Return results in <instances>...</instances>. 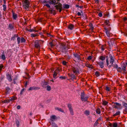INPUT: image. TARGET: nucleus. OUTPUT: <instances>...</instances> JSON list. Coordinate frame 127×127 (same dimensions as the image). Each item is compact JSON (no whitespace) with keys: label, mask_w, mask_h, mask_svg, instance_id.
<instances>
[{"label":"nucleus","mask_w":127,"mask_h":127,"mask_svg":"<svg viewBox=\"0 0 127 127\" xmlns=\"http://www.w3.org/2000/svg\"><path fill=\"white\" fill-rule=\"evenodd\" d=\"M70 46L68 44H66L65 43L62 42L60 43V51L63 52L65 53L66 50L70 48Z\"/></svg>","instance_id":"obj_1"},{"label":"nucleus","mask_w":127,"mask_h":127,"mask_svg":"<svg viewBox=\"0 0 127 127\" xmlns=\"http://www.w3.org/2000/svg\"><path fill=\"white\" fill-rule=\"evenodd\" d=\"M109 59L108 56H106V62L107 63V66H108L109 65V62L112 65L113 64L115 61V58L111 54H110L109 55Z\"/></svg>","instance_id":"obj_2"},{"label":"nucleus","mask_w":127,"mask_h":127,"mask_svg":"<svg viewBox=\"0 0 127 127\" xmlns=\"http://www.w3.org/2000/svg\"><path fill=\"white\" fill-rule=\"evenodd\" d=\"M44 41L41 40H36L34 42V45L35 47L40 50V45H42Z\"/></svg>","instance_id":"obj_3"},{"label":"nucleus","mask_w":127,"mask_h":127,"mask_svg":"<svg viewBox=\"0 0 127 127\" xmlns=\"http://www.w3.org/2000/svg\"><path fill=\"white\" fill-rule=\"evenodd\" d=\"M23 6L25 9H27L29 7L30 3L28 0H24Z\"/></svg>","instance_id":"obj_4"},{"label":"nucleus","mask_w":127,"mask_h":127,"mask_svg":"<svg viewBox=\"0 0 127 127\" xmlns=\"http://www.w3.org/2000/svg\"><path fill=\"white\" fill-rule=\"evenodd\" d=\"M57 4H58L55 5H56L55 6V7L56 8L57 10H59V12H61L62 10L63 9L62 5L60 3H58Z\"/></svg>","instance_id":"obj_5"},{"label":"nucleus","mask_w":127,"mask_h":127,"mask_svg":"<svg viewBox=\"0 0 127 127\" xmlns=\"http://www.w3.org/2000/svg\"><path fill=\"white\" fill-rule=\"evenodd\" d=\"M61 0H49V3L50 4H53L54 5L57 4Z\"/></svg>","instance_id":"obj_6"},{"label":"nucleus","mask_w":127,"mask_h":127,"mask_svg":"<svg viewBox=\"0 0 127 127\" xmlns=\"http://www.w3.org/2000/svg\"><path fill=\"white\" fill-rule=\"evenodd\" d=\"M71 69L74 73L77 74L79 73V69L77 67L72 66Z\"/></svg>","instance_id":"obj_7"},{"label":"nucleus","mask_w":127,"mask_h":127,"mask_svg":"<svg viewBox=\"0 0 127 127\" xmlns=\"http://www.w3.org/2000/svg\"><path fill=\"white\" fill-rule=\"evenodd\" d=\"M126 66V65L125 63H123L121 65L122 71H123V74H126L127 73Z\"/></svg>","instance_id":"obj_8"},{"label":"nucleus","mask_w":127,"mask_h":127,"mask_svg":"<svg viewBox=\"0 0 127 127\" xmlns=\"http://www.w3.org/2000/svg\"><path fill=\"white\" fill-rule=\"evenodd\" d=\"M73 57L76 60H78L82 61L81 57L80 55H79L77 53H74L73 54Z\"/></svg>","instance_id":"obj_9"},{"label":"nucleus","mask_w":127,"mask_h":127,"mask_svg":"<svg viewBox=\"0 0 127 127\" xmlns=\"http://www.w3.org/2000/svg\"><path fill=\"white\" fill-rule=\"evenodd\" d=\"M112 103H114V104L112 105V107L113 108H115L116 109H118V108L117 106H118L119 107H120L121 106V104H120L117 102H112Z\"/></svg>","instance_id":"obj_10"},{"label":"nucleus","mask_w":127,"mask_h":127,"mask_svg":"<svg viewBox=\"0 0 127 127\" xmlns=\"http://www.w3.org/2000/svg\"><path fill=\"white\" fill-rule=\"evenodd\" d=\"M67 106L69 108L71 115H73L74 114V113L73 109L72 108L71 105L70 104H68L67 105Z\"/></svg>","instance_id":"obj_11"},{"label":"nucleus","mask_w":127,"mask_h":127,"mask_svg":"<svg viewBox=\"0 0 127 127\" xmlns=\"http://www.w3.org/2000/svg\"><path fill=\"white\" fill-rule=\"evenodd\" d=\"M114 68H116L117 70V71L120 72H121L122 70L121 68L120 67L118 66V65L117 64H114Z\"/></svg>","instance_id":"obj_12"},{"label":"nucleus","mask_w":127,"mask_h":127,"mask_svg":"<svg viewBox=\"0 0 127 127\" xmlns=\"http://www.w3.org/2000/svg\"><path fill=\"white\" fill-rule=\"evenodd\" d=\"M68 75L69 77H71L70 79L72 80L73 81L74 79H76L75 76L73 74L68 73Z\"/></svg>","instance_id":"obj_13"},{"label":"nucleus","mask_w":127,"mask_h":127,"mask_svg":"<svg viewBox=\"0 0 127 127\" xmlns=\"http://www.w3.org/2000/svg\"><path fill=\"white\" fill-rule=\"evenodd\" d=\"M104 62L103 61H101L99 62H97L96 63L99 65L101 68H103L104 67Z\"/></svg>","instance_id":"obj_14"},{"label":"nucleus","mask_w":127,"mask_h":127,"mask_svg":"<svg viewBox=\"0 0 127 127\" xmlns=\"http://www.w3.org/2000/svg\"><path fill=\"white\" fill-rule=\"evenodd\" d=\"M104 29L106 33V34L107 35L108 37H110L111 36V34L110 33L109 30H108V29L106 28H104Z\"/></svg>","instance_id":"obj_15"},{"label":"nucleus","mask_w":127,"mask_h":127,"mask_svg":"<svg viewBox=\"0 0 127 127\" xmlns=\"http://www.w3.org/2000/svg\"><path fill=\"white\" fill-rule=\"evenodd\" d=\"M9 29L10 30H12L14 28V23L9 24L8 26Z\"/></svg>","instance_id":"obj_16"},{"label":"nucleus","mask_w":127,"mask_h":127,"mask_svg":"<svg viewBox=\"0 0 127 127\" xmlns=\"http://www.w3.org/2000/svg\"><path fill=\"white\" fill-rule=\"evenodd\" d=\"M5 89V92L6 94H9L11 90V88L8 87H6Z\"/></svg>","instance_id":"obj_17"},{"label":"nucleus","mask_w":127,"mask_h":127,"mask_svg":"<svg viewBox=\"0 0 127 127\" xmlns=\"http://www.w3.org/2000/svg\"><path fill=\"white\" fill-rule=\"evenodd\" d=\"M7 78L8 80L10 81L11 82L12 80V78L11 77V74H8L6 75Z\"/></svg>","instance_id":"obj_18"},{"label":"nucleus","mask_w":127,"mask_h":127,"mask_svg":"<svg viewBox=\"0 0 127 127\" xmlns=\"http://www.w3.org/2000/svg\"><path fill=\"white\" fill-rule=\"evenodd\" d=\"M85 66L87 67H89L90 68H91L92 69H93V66L92 65L89 64L88 62L85 63Z\"/></svg>","instance_id":"obj_19"},{"label":"nucleus","mask_w":127,"mask_h":127,"mask_svg":"<svg viewBox=\"0 0 127 127\" xmlns=\"http://www.w3.org/2000/svg\"><path fill=\"white\" fill-rule=\"evenodd\" d=\"M57 119V118L55 115H52L50 117V119L51 121H53L54 120H55Z\"/></svg>","instance_id":"obj_20"},{"label":"nucleus","mask_w":127,"mask_h":127,"mask_svg":"<svg viewBox=\"0 0 127 127\" xmlns=\"http://www.w3.org/2000/svg\"><path fill=\"white\" fill-rule=\"evenodd\" d=\"M85 94L84 92H82L81 93V100H84V98L85 96Z\"/></svg>","instance_id":"obj_21"},{"label":"nucleus","mask_w":127,"mask_h":127,"mask_svg":"<svg viewBox=\"0 0 127 127\" xmlns=\"http://www.w3.org/2000/svg\"><path fill=\"white\" fill-rule=\"evenodd\" d=\"M85 94L84 92H82L81 93V100H84V98L85 96Z\"/></svg>","instance_id":"obj_22"},{"label":"nucleus","mask_w":127,"mask_h":127,"mask_svg":"<svg viewBox=\"0 0 127 127\" xmlns=\"http://www.w3.org/2000/svg\"><path fill=\"white\" fill-rule=\"evenodd\" d=\"M40 88L39 87H30L29 89V90H35L37 89H39Z\"/></svg>","instance_id":"obj_23"},{"label":"nucleus","mask_w":127,"mask_h":127,"mask_svg":"<svg viewBox=\"0 0 127 127\" xmlns=\"http://www.w3.org/2000/svg\"><path fill=\"white\" fill-rule=\"evenodd\" d=\"M105 57L104 56H100L99 57V59L102 61H103L105 60Z\"/></svg>","instance_id":"obj_24"},{"label":"nucleus","mask_w":127,"mask_h":127,"mask_svg":"<svg viewBox=\"0 0 127 127\" xmlns=\"http://www.w3.org/2000/svg\"><path fill=\"white\" fill-rule=\"evenodd\" d=\"M12 12L13 14V18L15 20L16 18H17V14L15 13H14L13 10H12Z\"/></svg>","instance_id":"obj_25"},{"label":"nucleus","mask_w":127,"mask_h":127,"mask_svg":"<svg viewBox=\"0 0 127 127\" xmlns=\"http://www.w3.org/2000/svg\"><path fill=\"white\" fill-rule=\"evenodd\" d=\"M74 27V25L72 24H69L68 26V29L70 30H72L73 29Z\"/></svg>","instance_id":"obj_26"},{"label":"nucleus","mask_w":127,"mask_h":127,"mask_svg":"<svg viewBox=\"0 0 127 127\" xmlns=\"http://www.w3.org/2000/svg\"><path fill=\"white\" fill-rule=\"evenodd\" d=\"M0 58L3 60H5V57L4 54V52L3 51L2 53V54L0 56Z\"/></svg>","instance_id":"obj_27"},{"label":"nucleus","mask_w":127,"mask_h":127,"mask_svg":"<svg viewBox=\"0 0 127 127\" xmlns=\"http://www.w3.org/2000/svg\"><path fill=\"white\" fill-rule=\"evenodd\" d=\"M106 47V44L101 45L100 47V49L102 51H103L105 49V48Z\"/></svg>","instance_id":"obj_28"},{"label":"nucleus","mask_w":127,"mask_h":127,"mask_svg":"<svg viewBox=\"0 0 127 127\" xmlns=\"http://www.w3.org/2000/svg\"><path fill=\"white\" fill-rule=\"evenodd\" d=\"M18 36V35L17 34H15L11 38V40L13 41L15 39V38Z\"/></svg>","instance_id":"obj_29"},{"label":"nucleus","mask_w":127,"mask_h":127,"mask_svg":"<svg viewBox=\"0 0 127 127\" xmlns=\"http://www.w3.org/2000/svg\"><path fill=\"white\" fill-rule=\"evenodd\" d=\"M55 109L56 110H58L59 111H60L63 113L64 112V110L62 109L61 108H59L58 107H56L55 108Z\"/></svg>","instance_id":"obj_30"},{"label":"nucleus","mask_w":127,"mask_h":127,"mask_svg":"<svg viewBox=\"0 0 127 127\" xmlns=\"http://www.w3.org/2000/svg\"><path fill=\"white\" fill-rule=\"evenodd\" d=\"M10 100L11 101H13L15 100H16L17 98V97L14 96L11 97H10Z\"/></svg>","instance_id":"obj_31"},{"label":"nucleus","mask_w":127,"mask_h":127,"mask_svg":"<svg viewBox=\"0 0 127 127\" xmlns=\"http://www.w3.org/2000/svg\"><path fill=\"white\" fill-rule=\"evenodd\" d=\"M69 8V5L67 4L63 5V8L67 9Z\"/></svg>","instance_id":"obj_32"},{"label":"nucleus","mask_w":127,"mask_h":127,"mask_svg":"<svg viewBox=\"0 0 127 127\" xmlns=\"http://www.w3.org/2000/svg\"><path fill=\"white\" fill-rule=\"evenodd\" d=\"M43 83L42 84V86L44 87V86L45 87L46 86H47L48 85V83L47 82H46L45 81H44L42 82Z\"/></svg>","instance_id":"obj_33"},{"label":"nucleus","mask_w":127,"mask_h":127,"mask_svg":"<svg viewBox=\"0 0 127 127\" xmlns=\"http://www.w3.org/2000/svg\"><path fill=\"white\" fill-rule=\"evenodd\" d=\"M102 104L104 106L107 105L108 103V102L105 100H103Z\"/></svg>","instance_id":"obj_34"},{"label":"nucleus","mask_w":127,"mask_h":127,"mask_svg":"<svg viewBox=\"0 0 127 127\" xmlns=\"http://www.w3.org/2000/svg\"><path fill=\"white\" fill-rule=\"evenodd\" d=\"M96 112L97 114H100L101 112L100 109L99 108H97L96 110Z\"/></svg>","instance_id":"obj_35"},{"label":"nucleus","mask_w":127,"mask_h":127,"mask_svg":"<svg viewBox=\"0 0 127 127\" xmlns=\"http://www.w3.org/2000/svg\"><path fill=\"white\" fill-rule=\"evenodd\" d=\"M49 44L50 46L52 48L53 46L55 45V44L53 43L52 41H50L49 43Z\"/></svg>","instance_id":"obj_36"},{"label":"nucleus","mask_w":127,"mask_h":127,"mask_svg":"<svg viewBox=\"0 0 127 127\" xmlns=\"http://www.w3.org/2000/svg\"><path fill=\"white\" fill-rule=\"evenodd\" d=\"M120 111H118L115 114H114L113 115V116L114 117H115L116 116L118 115H120Z\"/></svg>","instance_id":"obj_37"},{"label":"nucleus","mask_w":127,"mask_h":127,"mask_svg":"<svg viewBox=\"0 0 127 127\" xmlns=\"http://www.w3.org/2000/svg\"><path fill=\"white\" fill-rule=\"evenodd\" d=\"M89 26L90 27L91 30H93L94 29V27L92 23H90L89 24Z\"/></svg>","instance_id":"obj_38"},{"label":"nucleus","mask_w":127,"mask_h":127,"mask_svg":"<svg viewBox=\"0 0 127 127\" xmlns=\"http://www.w3.org/2000/svg\"><path fill=\"white\" fill-rule=\"evenodd\" d=\"M100 118H99L96 121L95 123L94 124V126H97L98 124V121H99V120H100Z\"/></svg>","instance_id":"obj_39"},{"label":"nucleus","mask_w":127,"mask_h":127,"mask_svg":"<svg viewBox=\"0 0 127 127\" xmlns=\"http://www.w3.org/2000/svg\"><path fill=\"white\" fill-rule=\"evenodd\" d=\"M26 31H28L29 32H34L35 31V30L33 29H28L26 28Z\"/></svg>","instance_id":"obj_40"},{"label":"nucleus","mask_w":127,"mask_h":127,"mask_svg":"<svg viewBox=\"0 0 127 127\" xmlns=\"http://www.w3.org/2000/svg\"><path fill=\"white\" fill-rule=\"evenodd\" d=\"M58 73V72H56V71H55L54 74L53 75V76L54 78H56V76L57 75V74Z\"/></svg>","instance_id":"obj_41"},{"label":"nucleus","mask_w":127,"mask_h":127,"mask_svg":"<svg viewBox=\"0 0 127 127\" xmlns=\"http://www.w3.org/2000/svg\"><path fill=\"white\" fill-rule=\"evenodd\" d=\"M105 90L107 92H110L111 90V88L108 86L106 87Z\"/></svg>","instance_id":"obj_42"},{"label":"nucleus","mask_w":127,"mask_h":127,"mask_svg":"<svg viewBox=\"0 0 127 127\" xmlns=\"http://www.w3.org/2000/svg\"><path fill=\"white\" fill-rule=\"evenodd\" d=\"M95 75L96 77L100 76V73L98 71H96L95 73Z\"/></svg>","instance_id":"obj_43"},{"label":"nucleus","mask_w":127,"mask_h":127,"mask_svg":"<svg viewBox=\"0 0 127 127\" xmlns=\"http://www.w3.org/2000/svg\"><path fill=\"white\" fill-rule=\"evenodd\" d=\"M85 114L87 115H89L90 114V112L88 110H86L84 112Z\"/></svg>","instance_id":"obj_44"},{"label":"nucleus","mask_w":127,"mask_h":127,"mask_svg":"<svg viewBox=\"0 0 127 127\" xmlns=\"http://www.w3.org/2000/svg\"><path fill=\"white\" fill-rule=\"evenodd\" d=\"M47 89L46 90L48 91H50L51 90V87L50 86H49L48 85L46 86Z\"/></svg>","instance_id":"obj_45"},{"label":"nucleus","mask_w":127,"mask_h":127,"mask_svg":"<svg viewBox=\"0 0 127 127\" xmlns=\"http://www.w3.org/2000/svg\"><path fill=\"white\" fill-rule=\"evenodd\" d=\"M89 98L88 97V96H85L84 98V100H82V101H84L85 102L87 101V99Z\"/></svg>","instance_id":"obj_46"},{"label":"nucleus","mask_w":127,"mask_h":127,"mask_svg":"<svg viewBox=\"0 0 127 127\" xmlns=\"http://www.w3.org/2000/svg\"><path fill=\"white\" fill-rule=\"evenodd\" d=\"M17 37V40L18 42V44H19L20 42V41H21V38L20 37H18V36Z\"/></svg>","instance_id":"obj_47"},{"label":"nucleus","mask_w":127,"mask_h":127,"mask_svg":"<svg viewBox=\"0 0 127 127\" xmlns=\"http://www.w3.org/2000/svg\"><path fill=\"white\" fill-rule=\"evenodd\" d=\"M26 40L24 37H22L21 39V42L23 43V42H25L26 41Z\"/></svg>","instance_id":"obj_48"},{"label":"nucleus","mask_w":127,"mask_h":127,"mask_svg":"<svg viewBox=\"0 0 127 127\" xmlns=\"http://www.w3.org/2000/svg\"><path fill=\"white\" fill-rule=\"evenodd\" d=\"M123 106L126 108H127V103L125 102H123Z\"/></svg>","instance_id":"obj_49"},{"label":"nucleus","mask_w":127,"mask_h":127,"mask_svg":"<svg viewBox=\"0 0 127 127\" xmlns=\"http://www.w3.org/2000/svg\"><path fill=\"white\" fill-rule=\"evenodd\" d=\"M16 124L17 127H19V122L18 120H17L16 122Z\"/></svg>","instance_id":"obj_50"},{"label":"nucleus","mask_w":127,"mask_h":127,"mask_svg":"<svg viewBox=\"0 0 127 127\" xmlns=\"http://www.w3.org/2000/svg\"><path fill=\"white\" fill-rule=\"evenodd\" d=\"M2 6L3 7V10L4 11H5L6 10V6L5 4H3Z\"/></svg>","instance_id":"obj_51"},{"label":"nucleus","mask_w":127,"mask_h":127,"mask_svg":"<svg viewBox=\"0 0 127 127\" xmlns=\"http://www.w3.org/2000/svg\"><path fill=\"white\" fill-rule=\"evenodd\" d=\"M31 36L32 37H35L38 35L37 34H31Z\"/></svg>","instance_id":"obj_52"},{"label":"nucleus","mask_w":127,"mask_h":127,"mask_svg":"<svg viewBox=\"0 0 127 127\" xmlns=\"http://www.w3.org/2000/svg\"><path fill=\"white\" fill-rule=\"evenodd\" d=\"M10 102L9 99L5 100L3 101V102L4 103H6L7 102Z\"/></svg>","instance_id":"obj_53"},{"label":"nucleus","mask_w":127,"mask_h":127,"mask_svg":"<svg viewBox=\"0 0 127 127\" xmlns=\"http://www.w3.org/2000/svg\"><path fill=\"white\" fill-rule=\"evenodd\" d=\"M62 64L64 65H66L67 62L65 61H63L62 62Z\"/></svg>","instance_id":"obj_54"},{"label":"nucleus","mask_w":127,"mask_h":127,"mask_svg":"<svg viewBox=\"0 0 127 127\" xmlns=\"http://www.w3.org/2000/svg\"><path fill=\"white\" fill-rule=\"evenodd\" d=\"M92 56H90L87 58V59L88 60H91L92 59Z\"/></svg>","instance_id":"obj_55"},{"label":"nucleus","mask_w":127,"mask_h":127,"mask_svg":"<svg viewBox=\"0 0 127 127\" xmlns=\"http://www.w3.org/2000/svg\"><path fill=\"white\" fill-rule=\"evenodd\" d=\"M25 90V89L24 88H23V89H22L20 92V94L21 95H22L23 94V93L24 92Z\"/></svg>","instance_id":"obj_56"},{"label":"nucleus","mask_w":127,"mask_h":127,"mask_svg":"<svg viewBox=\"0 0 127 127\" xmlns=\"http://www.w3.org/2000/svg\"><path fill=\"white\" fill-rule=\"evenodd\" d=\"M117 124L116 123H114L113 125V127H117Z\"/></svg>","instance_id":"obj_57"},{"label":"nucleus","mask_w":127,"mask_h":127,"mask_svg":"<svg viewBox=\"0 0 127 127\" xmlns=\"http://www.w3.org/2000/svg\"><path fill=\"white\" fill-rule=\"evenodd\" d=\"M59 78L62 79H65V76H60Z\"/></svg>","instance_id":"obj_58"},{"label":"nucleus","mask_w":127,"mask_h":127,"mask_svg":"<svg viewBox=\"0 0 127 127\" xmlns=\"http://www.w3.org/2000/svg\"><path fill=\"white\" fill-rule=\"evenodd\" d=\"M45 5L47 7L49 8H50V6L47 3Z\"/></svg>","instance_id":"obj_59"},{"label":"nucleus","mask_w":127,"mask_h":127,"mask_svg":"<svg viewBox=\"0 0 127 127\" xmlns=\"http://www.w3.org/2000/svg\"><path fill=\"white\" fill-rule=\"evenodd\" d=\"M60 69H59V67L57 68V69L55 70V71H56V72H59V71H60Z\"/></svg>","instance_id":"obj_60"},{"label":"nucleus","mask_w":127,"mask_h":127,"mask_svg":"<svg viewBox=\"0 0 127 127\" xmlns=\"http://www.w3.org/2000/svg\"><path fill=\"white\" fill-rule=\"evenodd\" d=\"M102 14L101 13H98V15L100 17H101L102 16Z\"/></svg>","instance_id":"obj_61"},{"label":"nucleus","mask_w":127,"mask_h":127,"mask_svg":"<svg viewBox=\"0 0 127 127\" xmlns=\"http://www.w3.org/2000/svg\"><path fill=\"white\" fill-rule=\"evenodd\" d=\"M49 11L50 12V13L51 14L53 13V11L51 9H49Z\"/></svg>","instance_id":"obj_62"},{"label":"nucleus","mask_w":127,"mask_h":127,"mask_svg":"<svg viewBox=\"0 0 127 127\" xmlns=\"http://www.w3.org/2000/svg\"><path fill=\"white\" fill-rule=\"evenodd\" d=\"M43 3H49V1H47L46 0H44L43 1Z\"/></svg>","instance_id":"obj_63"},{"label":"nucleus","mask_w":127,"mask_h":127,"mask_svg":"<svg viewBox=\"0 0 127 127\" xmlns=\"http://www.w3.org/2000/svg\"><path fill=\"white\" fill-rule=\"evenodd\" d=\"M123 19L124 21L125 22L127 20V18L126 17H125Z\"/></svg>","instance_id":"obj_64"}]
</instances>
